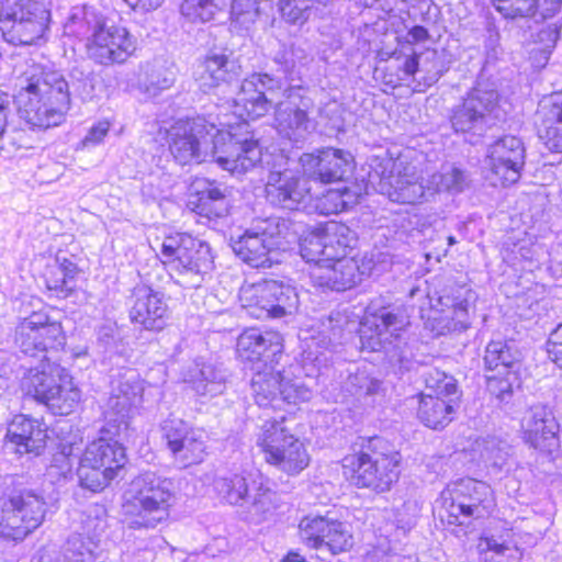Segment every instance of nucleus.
Wrapping results in <instances>:
<instances>
[{"label":"nucleus","mask_w":562,"mask_h":562,"mask_svg":"<svg viewBox=\"0 0 562 562\" xmlns=\"http://www.w3.org/2000/svg\"><path fill=\"white\" fill-rule=\"evenodd\" d=\"M236 351L241 361L252 362V368L271 364L273 358L281 353V336L276 331H262L247 328L237 338Z\"/></svg>","instance_id":"nucleus-26"},{"label":"nucleus","mask_w":562,"mask_h":562,"mask_svg":"<svg viewBox=\"0 0 562 562\" xmlns=\"http://www.w3.org/2000/svg\"><path fill=\"white\" fill-rule=\"evenodd\" d=\"M402 157L396 159L384 156L374 157L370 165V181H379L380 190L387 194L392 201L403 204H415L427 200L432 194H428V183L419 182L414 179L404 168Z\"/></svg>","instance_id":"nucleus-15"},{"label":"nucleus","mask_w":562,"mask_h":562,"mask_svg":"<svg viewBox=\"0 0 562 562\" xmlns=\"http://www.w3.org/2000/svg\"><path fill=\"white\" fill-rule=\"evenodd\" d=\"M14 344L27 357L50 359L49 353L60 350L66 344L61 324L43 312H33L15 327Z\"/></svg>","instance_id":"nucleus-14"},{"label":"nucleus","mask_w":562,"mask_h":562,"mask_svg":"<svg viewBox=\"0 0 562 562\" xmlns=\"http://www.w3.org/2000/svg\"><path fill=\"white\" fill-rule=\"evenodd\" d=\"M176 70L172 66L155 63L139 80L138 89L148 99L158 97L162 91L170 89L176 82Z\"/></svg>","instance_id":"nucleus-45"},{"label":"nucleus","mask_w":562,"mask_h":562,"mask_svg":"<svg viewBox=\"0 0 562 562\" xmlns=\"http://www.w3.org/2000/svg\"><path fill=\"white\" fill-rule=\"evenodd\" d=\"M318 268L312 272L316 286L336 292L353 288L361 281L359 266L353 258H342L316 265Z\"/></svg>","instance_id":"nucleus-30"},{"label":"nucleus","mask_w":562,"mask_h":562,"mask_svg":"<svg viewBox=\"0 0 562 562\" xmlns=\"http://www.w3.org/2000/svg\"><path fill=\"white\" fill-rule=\"evenodd\" d=\"M548 353L550 359L562 369V324L557 326L549 336Z\"/></svg>","instance_id":"nucleus-64"},{"label":"nucleus","mask_w":562,"mask_h":562,"mask_svg":"<svg viewBox=\"0 0 562 562\" xmlns=\"http://www.w3.org/2000/svg\"><path fill=\"white\" fill-rule=\"evenodd\" d=\"M222 4V0H183L180 11L192 22H209L221 11Z\"/></svg>","instance_id":"nucleus-55"},{"label":"nucleus","mask_w":562,"mask_h":562,"mask_svg":"<svg viewBox=\"0 0 562 562\" xmlns=\"http://www.w3.org/2000/svg\"><path fill=\"white\" fill-rule=\"evenodd\" d=\"M227 380L228 373L222 363L196 359L189 368L184 382L196 396L211 398L223 394Z\"/></svg>","instance_id":"nucleus-29"},{"label":"nucleus","mask_w":562,"mask_h":562,"mask_svg":"<svg viewBox=\"0 0 562 562\" xmlns=\"http://www.w3.org/2000/svg\"><path fill=\"white\" fill-rule=\"evenodd\" d=\"M250 515V519L259 524L272 515L277 508V493L263 485L262 482H256V488L251 492L249 502L245 505Z\"/></svg>","instance_id":"nucleus-47"},{"label":"nucleus","mask_w":562,"mask_h":562,"mask_svg":"<svg viewBox=\"0 0 562 562\" xmlns=\"http://www.w3.org/2000/svg\"><path fill=\"white\" fill-rule=\"evenodd\" d=\"M402 457L384 438L362 439L359 451L342 459V474L358 488L376 493L390 491L400 477Z\"/></svg>","instance_id":"nucleus-4"},{"label":"nucleus","mask_w":562,"mask_h":562,"mask_svg":"<svg viewBox=\"0 0 562 562\" xmlns=\"http://www.w3.org/2000/svg\"><path fill=\"white\" fill-rule=\"evenodd\" d=\"M160 255L176 283L187 289L200 288L214 269L211 246L187 233L166 236Z\"/></svg>","instance_id":"nucleus-5"},{"label":"nucleus","mask_w":562,"mask_h":562,"mask_svg":"<svg viewBox=\"0 0 562 562\" xmlns=\"http://www.w3.org/2000/svg\"><path fill=\"white\" fill-rule=\"evenodd\" d=\"M77 475L80 486L91 492L103 490L113 480L102 468L92 462H86L85 456L80 459Z\"/></svg>","instance_id":"nucleus-53"},{"label":"nucleus","mask_w":562,"mask_h":562,"mask_svg":"<svg viewBox=\"0 0 562 562\" xmlns=\"http://www.w3.org/2000/svg\"><path fill=\"white\" fill-rule=\"evenodd\" d=\"M312 391L299 380H284L281 375L278 408L283 404H297L311 398Z\"/></svg>","instance_id":"nucleus-58"},{"label":"nucleus","mask_w":562,"mask_h":562,"mask_svg":"<svg viewBox=\"0 0 562 562\" xmlns=\"http://www.w3.org/2000/svg\"><path fill=\"white\" fill-rule=\"evenodd\" d=\"M251 370L250 391L255 403L259 407L278 408L281 372L267 363Z\"/></svg>","instance_id":"nucleus-40"},{"label":"nucleus","mask_w":562,"mask_h":562,"mask_svg":"<svg viewBox=\"0 0 562 562\" xmlns=\"http://www.w3.org/2000/svg\"><path fill=\"white\" fill-rule=\"evenodd\" d=\"M130 319L146 330L159 331L167 325L168 307L159 292L137 286L132 294Z\"/></svg>","instance_id":"nucleus-27"},{"label":"nucleus","mask_w":562,"mask_h":562,"mask_svg":"<svg viewBox=\"0 0 562 562\" xmlns=\"http://www.w3.org/2000/svg\"><path fill=\"white\" fill-rule=\"evenodd\" d=\"M347 193L346 187L344 190H327L322 196H316L315 209L323 215L338 214L347 209L348 202L345 200Z\"/></svg>","instance_id":"nucleus-59"},{"label":"nucleus","mask_w":562,"mask_h":562,"mask_svg":"<svg viewBox=\"0 0 562 562\" xmlns=\"http://www.w3.org/2000/svg\"><path fill=\"white\" fill-rule=\"evenodd\" d=\"M300 164L310 182L329 184L348 179L353 170L349 151L326 147L316 153H304Z\"/></svg>","instance_id":"nucleus-21"},{"label":"nucleus","mask_w":562,"mask_h":562,"mask_svg":"<svg viewBox=\"0 0 562 562\" xmlns=\"http://www.w3.org/2000/svg\"><path fill=\"white\" fill-rule=\"evenodd\" d=\"M81 401V391L75 385L67 371L61 376L60 383L56 385L53 394L43 404L55 415L71 414Z\"/></svg>","instance_id":"nucleus-43"},{"label":"nucleus","mask_w":562,"mask_h":562,"mask_svg":"<svg viewBox=\"0 0 562 562\" xmlns=\"http://www.w3.org/2000/svg\"><path fill=\"white\" fill-rule=\"evenodd\" d=\"M302 541L313 549H327L333 554L352 547V536L346 524L327 516L308 515L299 524Z\"/></svg>","instance_id":"nucleus-20"},{"label":"nucleus","mask_w":562,"mask_h":562,"mask_svg":"<svg viewBox=\"0 0 562 562\" xmlns=\"http://www.w3.org/2000/svg\"><path fill=\"white\" fill-rule=\"evenodd\" d=\"M192 187L195 191V199L191 200L190 204L196 214L209 220L228 215L231 205L226 187L205 178L196 179Z\"/></svg>","instance_id":"nucleus-32"},{"label":"nucleus","mask_w":562,"mask_h":562,"mask_svg":"<svg viewBox=\"0 0 562 562\" xmlns=\"http://www.w3.org/2000/svg\"><path fill=\"white\" fill-rule=\"evenodd\" d=\"M30 138L25 131L8 127L0 133V159H10L21 148H29Z\"/></svg>","instance_id":"nucleus-57"},{"label":"nucleus","mask_w":562,"mask_h":562,"mask_svg":"<svg viewBox=\"0 0 562 562\" xmlns=\"http://www.w3.org/2000/svg\"><path fill=\"white\" fill-rule=\"evenodd\" d=\"M283 100L274 106V128L278 135L295 146H302L316 131L314 113L323 115L316 104V92L303 85H289L267 72H255L243 80L234 100L235 113L243 120H256L271 108L272 98Z\"/></svg>","instance_id":"nucleus-1"},{"label":"nucleus","mask_w":562,"mask_h":562,"mask_svg":"<svg viewBox=\"0 0 562 562\" xmlns=\"http://www.w3.org/2000/svg\"><path fill=\"white\" fill-rule=\"evenodd\" d=\"M355 324L346 312L333 311L321 321V331L328 339V344H334L342 338L346 330L351 331Z\"/></svg>","instance_id":"nucleus-56"},{"label":"nucleus","mask_w":562,"mask_h":562,"mask_svg":"<svg viewBox=\"0 0 562 562\" xmlns=\"http://www.w3.org/2000/svg\"><path fill=\"white\" fill-rule=\"evenodd\" d=\"M289 225L280 217L255 220L241 235L231 237L233 251L244 262L255 268H270L278 250H285Z\"/></svg>","instance_id":"nucleus-8"},{"label":"nucleus","mask_w":562,"mask_h":562,"mask_svg":"<svg viewBox=\"0 0 562 562\" xmlns=\"http://www.w3.org/2000/svg\"><path fill=\"white\" fill-rule=\"evenodd\" d=\"M441 501L449 524L454 525H467L472 519L488 517L496 506L492 487L471 477L448 484L441 492Z\"/></svg>","instance_id":"nucleus-10"},{"label":"nucleus","mask_w":562,"mask_h":562,"mask_svg":"<svg viewBox=\"0 0 562 562\" xmlns=\"http://www.w3.org/2000/svg\"><path fill=\"white\" fill-rule=\"evenodd\" d=\"M484 367L487 372H499L504 370H518L519 353L508 341L492 340L487 344L484 355Z\"/></svg>","instance_id":"nucleus-44"},{"label":"nucleus","mask_w":562,"mask_h":562,"mask_svg":"<svg viewBox=\"0 0 562 562\" xmlns=\"http://www.w3.org/2000/svg\"><path fill=\"white\" fill-rule=\"evenodd\" d=\"M144 381L134 369H125L112 376L111 393L104 405L103 432L124 438L128 431L130 419L142 404Z\"/></svg>","instance_id":"nucleus-11"},{"label":"nucleus","mask_w":562,"mask_h":562,"mask_svg":"<svg viewBox=\"0 0 562 562\" xmlns=\"http://www.w3.org/2000/svg\"><path fill=\"white\" fill-rule=\"evenodd\" d=\"M80 269L77 263L65 256L57 255L54 262L45 270V283L57 296L68 297L77 286Z\"/></svg>","instance_id":"nucleus-41"},{"label":"nucleus","mask_w":562,"mask_h":562,"mask_svg":"<svg viewBox=\"0 0 562 562\" xmlns=\"http://www.w3.org/2000/svg\"><path fill=\"white\" fill-rule=\"evenodd\" d=\"M526 162V149L520 138L506 135L487 148L484 175L492 186H509L521 177Z\"/></svg>","instance_id":"nucleus-18"},{"label":"nucleus","mask_w":562,"mask_h":562,"mask_svg":"<svg viewBox=\"0 0 562 562\" xmlns=\"http://www.w3.org/2000/svg\"><path fill=\"white\" fill-rule=\"evenodd\" d=\"M169 150L182 166L215 161L231 173H244L261 161L257 140L218 130L204 117L180 120L169 131Z\"/></svg>","instance_id":"nucleus-2"},{"label":"nucleus","mask_w":562,"mask_h":562,"mask_svg":"<svg viewBox=\"0 0 562 562\" xmlns=\"http://www.w3.org/2000/svg\"><path fill=\"white\" fill-rule=\"evenodd\" d=\"M475 293L465 285L443 290L439 296L441 314L434 317L431 329L437 336L462 333L471 325L470 310L473 308Z\"/></svg>","instance_id":"nucleus-22"},{"label":"nucleus","mask_w":562,"mask_h":562,"mask_svg":"<svg viewBox=\"0 0 562 562\" xmlns=\"http://www.w3.org/2000/svg\"><path fill=\"white\" fill-rule=\"evenodd\" d=\"M361 348L372 352H383L393 367L409 370L414 357L407 337L397 335L392 339L381 328L362 330L360 334Z\"/></svg>","instance_id":"nucleus-28"},{"label":"nucleus","mask_w":562,"mask_h":562,"mask_svg":"<svg viewBox=\"0 0 562 562\" xmlns=\"http://www.w3.org/2000/svg\"><path fill=\"white\" fill-rule=\"evenodd\" d=\"M119 439L110 436V439L99 438L91 442L83 453L86 462H92L102 468L113 479L117 476L127 461L125 448Z\"/></svg>","instance_id":"nucleus-37"},{"label":"nucleus","mask_w":562,"mask_h":562,"mask_svg":"<svg viewBox=\"0 0 562 562\" xmlns=\"http://www.w3.org/2000/svg\"><path fill=\"white\" fill-rule=\"evenodd\" d=\"M240 300L244 306L254 308L256 317L281 318L293 314L299 306V295L294 286L277 280L243 288Z\"/></svg>","instance_id":"nucleus-16"},{"label":"nucleus","mask_w":562,"mask_h":562,"mask_svg":"<svg viewBox=\"0 0 562 562\" xmlns=\"http://www.w3.org/2000/svg\"><path fill=\"white\" fill-rule=\"evenodd\" d=\"M541 124L538 135L551 150L562 151V90L551 93L539 104Z\"/></svg>","instance_id":"nucleus-34"},{"label":"nucleus","mask_w":562,"mask_h":562,"mask_svg":"<svg viewBox=\"0 0 562 562\" xmlns=\"http://www.w3.org/2000/svg\"><path fill=\"white\" fill-rule=\"evenodd\" d=\"M7 437L16 446L19 453L34 452L36 454L45 447L46 428L35 418L16 415L8 426Z\"/></svg>","instance_id":"nucleus-35"},{"label":"nucleus","mask_w":562,"mask_h":562,"mask_svg":"<svg viewBox=\"0 0 562 562\" xmlns=\"http://www.w3.org/2000/svg\"><path fill=\"white\" fill-rule=\"evenodd\" d=\"M162 430L167 447L179 467L188 468L203 461L206 448L203 430L191 428L181 419L165 422Z\"/></svg>","instance_id":"nucleus-23"},{"label":"nucleus","mask_w":562,"mask_h":562,"mask_svg":"<svg viewBox=\"0 0 562 562\" xmlns=\"http://www.w3.org/2000/svg\"><path fill=\"white\" fill-rule=\"evenodd\" d=\"M501 94L495 81L480 76L474 87L450 112L449 121L457 134L481 137L498 117Z\"/></svg>","instance_id":"nucleus-7"},{"label":"nucleus","mask_w":562,"mask_h":562,"mask_svg":"<svg viewBox=\"0 0 562 562\" xmlns=\"http://www.w3.org/2000/svg\"><path fill=\"white\" fill-rule=\"evenodd\" d=\"M496 10L506 18L530 16L540 10L542 18H551L561 8L562 0H493Z\"/></svg>","instance_id":"nucleus-42"},{"label":"nucleus","mask_w":562,"mask_h":562,"mask_svg":"<svg viewBox=\"0 0 562 562\" xmlns=\"http://www.w3.org/2000/svg\"><path fill=\"white\" fill-rule=\"evenodd\" d=\"M459 401L460 397H440L431 393H422L417 416L428 428L442 429L454 419Z\"/></svg>","instance_id":"nucleus-38"},{"label":"nucleus","mask_w":562,"mask_h":562,"mask_svg":"<svg viewBox=\"0 0 562 562\" xmlns=\"http://www.w3.org/2000/svg\"><path fill=\"white\" fill-rule=\"evenodd\" d=\"M231 14L234 22L247 30L259 15V0H233Z\"/></svg>","instance_id":"nucleus-60"},{"label":"nucleus","mask_w":562,"mask_h":562,"mask_svg":"<svg viewBox=\"0 0 562 562\" xmlns=\"http://www.w3.org/2000/svg\"><path fill=\"white\" fill-rule=\"evenodd\" d=\"M266 460L288 474H297L310 462L304 445L290 432L286 419L266 420L258 439Z\"/></svg>","instance_id":"nucleus-13"},{"label":"nucleus","mask_w":562,"mask_h":562,"mask_svg":"<svg viewBox=\"0 0 562 562\" xmlns=\"http://www.w3.org/2000/svg\"><path fill=\"white\" fill-rule=\"evenodd\" d=\"M97 544L80 533H74L66 540L60 562H95Z\"/></svg>","instance_id":"nucleus-49"},{"label":"nucleus","mask_w":562,"mask_h":562,"mask_svg":"<svg viewBox=\"0 0 562 562\" xmlns=\"http://www.w3.org/2000/svg\"><path fill=\"white\" fill-rule=\"evenodd\" d=\"M46 502L30 488L13 490L0 497V537L23 540L44 521Z\"/></svg>","instance_id":"nucleus-12"},{"label":"nucleus","mask_w":562,"mask_h":562,"mask_svg":"<svg viewBox=\"0 0 562 562\" xmlns=\"http://www.w3.org/2000/svg\"><path fill=\"white\" fill-rule=\"evenodd\" d=\"M50 21L49 0H5L0 10L3 38L15 46L46 42Z\"/></svg>","instance_id":"nucleus-6"},{"label":"nucleus","mask_w":562,"mask_h":562,"mask_svg":"<svg viewBox=\"0 0 562 562\" xmlns=\"http://www.w3.org/2000/svg\"><path fill=\"white\" fill-rule=\"evenodd\" d=\"M97 344L105 355H109L110 359L121 352L122 341L113 326H102L99 328Z\"/></svg>","instance_id":"nucleus-62"},{"label":"nucleus","mask_w":562,"mask_h":562,"mask_svg":"<svg viewBox=\"0 0 562 562\" xmlns=\"http://www.w3.org/2000/svg\"><path fill=\"white\" fill-rule=\"evenodd\" d=\"M69 90L71 95L80 98L83 102L90 101L95 92V76L91 69L75 66L69 71Z\"/></svg>","instance_id":"nucleus-51"},{"label":"nucleus","mask_w":562,"mask_h":562,"mask_svg":"<svg viewBox=\"0 0 562 562\" xmlns=\"http://www.w3.org/2000/svg\"><path fill=\"white\" fill-rule=\"evenodd\" d=\"M18 110L21 119L30 126L47 130L57 126L65 121L66 114L50 105L41 97H35L21 89L18 95Z\"/></svg>","instance_id":"nucleus-33"},{"label":"nucleus","mask_w":562,"mask_h":562,"mask_svg":"<svg viewBox=\"0 0 562 562\" xmlns=\"http://www.w3.org/2000/svg\"><path fill=\"white\" fill-rule=\"evenodd\" d=\"M316 194L302 172L289 168L270 170L265 184L266 201L273 207L299 211L305 209Z\"/></svg>","instance_id":"nucleus-19"},{"label":"nucleus","mask_w":562,"mask_h":562,"mask_svg":"<svg viewBox=\"0 0 562 562\" xmlns=\"http://www.w3.org/2000/svg\"><path fill=\"white\" fill-rule=\"evenodd\" d=\"M22 88L35 97H41L50 105L67 114L71 103V91L65 76L55 69L33 67Z\"/></svg>","instance_id":"nucleus-25"},{"label":"nucleus","mask_w":562,"mask_h":562,"mask_svg":"<svg viewBox=\"0 0 562 562\" xmlns=\"http://www.w3.org/2000/svg\"><path fill=\"white\" fill-rule=\"evenodd\" d=\"M134 499L124 513L131 517L133 528H155L170 515L173 482L170 479L145 472L133 481Z\"/></svg>","instance_id":"nucleus-9"},{"label":"nucleus","mask_w":562,"mask_h":562,"mask_svg":"<svg viewBox=\"0 0 562 562\" xmlns=\"http://www.w3.org/2000/svg\"><path fill=\"white\" fill-rule=\"evenodd\" d=\"M424 382L426 389L429 390L434 396H461L457 380L437 368H431L424 373Z\"/></svg>","instance_id":"nucleus-52"},{"label":"nucleus","mask_w":562,"mask_h":562,"mask_svg":"<svg viewBox=\"0 0 562 562\" xmlns=\"http://www.w3.org/2000/svg\"><path fill=\"white\" fill-rule=\"evenodd\" d=\"M357 234L340 222H329L318 234L305 237L300 244L301 257L310 263L321 265L349 258L348 254L356 247Z\"/></svg>","instance_id":"nucleus-17"},{"label":"nucleus","mask_w":562,"mask_h":562,"mask_svg":"<svg viewBox=\"0 0 562 562\" xmlns=\"http://www.w3.org/2000/svg\"><path fill=\"white\" fill-rule=\"evenodd\" d=\"M67 34L85 42L88 57L102 66L125 63L137 49V38L93 7H74L65 23Z\"/></svg>","instance_id":"nucleus-3"},{"label":"nucleus","mask_w":562,"mask_h":562,"mask_svg":"<svg viewBox=\"0 0 562 562\" xmlns=\"http://www.w3.org/2000/svg\"><path fill=\"white\" fill-rule=\"evenodd\" d=\"M200 79L204 86L216 87L240 75L241 66L234 52L227 48L211 50L204 58Z\"/></svg>","instance_id":"nucleus-36"},{"label":"nucleus","mask_w":562,"mask_h":562,"mask_svg":"<svg viewBox=\"0 0 562 562\" xmlns=\"http://www.w3.org/2000/svg\"><path fill=\"white\" fill-rule=\"evenodd\" d=\"M383 381L369 375L364 370H357L347 381V390L358 398L382 394L385 389Z\"/></svg>","instance_id":"nucleus-54"},{"label":"nucleus","mask_w":562,"mask_h":562,"mask_svg":"<svg viewBox=\"0 0 562 562\" xmlns=\"http://www.w3.org/2000/svg\"><path fill=\"white\" fill-rule=\"evenodd\" d=\"M509 449L505 442L492 438L484 442L481 457L487 465L502 470L509 456Z\"/></svg>","instance_id":"nucleus-61"},{"label":"nucleus","mask_w":562,"mask_h":562,"mask_svg":"<svg viewBox=\"0 0 562 562\" xmlns=\"http://www.w3.org/2000/svg\"><path fill=\"white\" fill-rule=\"evenodd\" d=\"M374 326L385 331L392 339L397 335L406 337V328L409 326V316L403 305L384 306L373 314Z\"/></svg>","instance_id":"nucleus-46"},{"label":"nucleus","mask_w":562,"mask_h":562,"mask_svg":"<svg viewBox=\"0 0 562 562\" xmlns=\"http://www.w3.org/2000/svg\"><path fill=\"white\" fill-rule=\"evenodd\" d=\"M520 381L518 370H504L503 373L491 372L486 375V387L492 396L501 403H508L513 396L514 389L519 387Z\"/></svg>","instance_id":"nucleus-50"},{"label":"nucleus","mask_w":562,"mask_h":562,"mask_svg":"<svg viewBox=\"0 0 562 562\" xmlns=\"http://www.w3.org/2000/svg\"><path fill=\"white\" fill-rule=\"evenodd\" d=\"M256 482L251 474L228 473L217 476L213 486L222 502L243 507L249 502Z\"/></svg>","instance_id":"nucleus-39"},{"label":"nucleus","mask_w":562,"mask_h":562,"mask_svg":"<svg viewBox=\"0 0 562 562\" xmlns=\"http://www.w3.org/2000/svg\"><path fill=\"white\" fill-rule=\"evenodd\" d=\"M468 186V177L463 170L456 167L443 168L428 179V194L441 191L459 193Z\"/></svg>","instance_id":"nucleus-48"},{"label":"nucleus","mask_w":562,"mask_h":562,"mask_svg":"<svg viewBox=\"0 0 562 562\" xmlns=\"http://www.w3.org/2000/svg\"><path fill=\"white\" fill-rule=\"evenodd\" d=\"M274 63L280 66V70L283 74V77H280L283 81L286 82V86L292 85L293 80V72L295 69V59H294V49L293 47L290 48H282L280 49L274 57ZM276 78V76H272ZM279 78V76H277Z\"/></svg>","instance_id":"nucleus-63"},{"label":"nucleus","mask_w":562,"mask_h":562,"mask_svg":"<svg viewBox=\"0 0 562 562\" xmlns=\"http://www.w3.org/2000/svg\"><path fill=\"white\" fill-rule=\"evenodd\" d=\"M66 370L50 359L41 360L31 367L21 379V389L25 395L43 404L60 383Z\"/></svg>","instance_id":"nucleus-31"},{"label":"nucleus","mask_w":562,"mask_h":562,"mask_svg":"<svg viewBox=\"0 0 562 562\" xmlns=\"http://www.w3.org/2000/svg\"><path fill=\"white\" fill-rule=\"evenodd\" d=\"M524 441L536 450L551 453L559 448L560 425L546 405H532L521 420Z\"/></svg>","instance_id":"nucleus-24"}]
</instances>
